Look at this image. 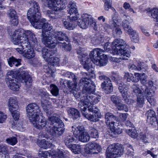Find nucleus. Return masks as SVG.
I'll use <instances>...</instances> for the list:
<instances>
[{"label": "nucleus", "mask_w": 158, "mask_h": 158, "mask_svg": "<svg viewBox=\"0 0 158 158\" xmlns=\"http://www.w3.org/2000/svg\"><path fill=\"white\" fill-rule=\"evenodd\" d=\"M85 48H78L77 50L79 57L81 59V63L84 68L87 71H92L93 63L99 66L106 65L108 62L107 57L103 53L102 50L100 48L94 49L90 52L89 58L85 52Z\"/></svg>", "instance_id": "obj_1"}, {"label": "nucleus", "mask_w": 158, "mask_h": 158, "mask_svg": "<svg viewBox=\"0 0 158 158\" xmlns=\"http://www.w3.org/2000/svg\"><path fill=\"white\" fill-rule=\"evenodd\" d=\"M23 67L19 68L17 71L11 70L8 72L6 76V81L9 88L17 91L19 90L20 85L17 77H19L23 83H25L27 86L31 85L32 82L31 77Z\"/></svg>", "instance_id": "obj_2"}, {"label": "nucleus", "mask_w": 158, "mask_h": 158, "mask_svg": "<svg viewBox=\"0 0 158 158\" xmlns=\"http://www.w3.org/2000/svg\"><path fill=\"white\" fill-rule=\"evenodd\" d=\"M68 0H49L48 7L52 9L47 11V15L52 19H56L59 17V11L62 10L66 7Z\"/></svg>", "instance_id": "obj_3"}, {"label": "nucleus", "mask_w": 158, "mask_h": 158, "mask_svg": "<svg viewBox=\"0 0 158 158\" xmlns=\"http://www.w3.org/2000/svg\"><path fill=\"white\" fill-rule=\"evenodd\" d=\"M68 13L70 15L69 20L64 21V24L65 28L69 30L73 29L76 25V20L78 19L80 17L78 13L76 3L74 2L71 1L68 5Z\"/></svg>", "instance_id": "obj_4"}, {"label": "nucleus", "mask_w": 158, "mask_h": 158, "mask_svg": "<svg viewBox=\"0 0 158 158\" xmlns=\"http://www.w3.org/2000/svg\"><path fill=\"white\" fill-rule=\"evenodd\" d=\"M48 38L45 37L43 39L44 41L46 42V46L50 48H55L56 45H58V43L61 42L65 40L67 42H69V39L67 36L66 34L62 31H54L49 35Z\"/></svg>", "instance_id": "obj_5"}, {"label": "nucleus", "mask_w": 158, "mask_h": 158, "mask_svg": "<svg viewBox=\"0 0 158 158\" xmlns=\"http://www.w3.org/2000/svg\"><path fill=\"white\" fill-rule=\"evenodd\" d=\"M126 43L120 39L115 40L112 43V48H114V52L115 54L120 55V58L123 60H128L130 56L129 50L125 47Z\"/></svg>", "instance_id": "obj_6"}, {"label": "nucleus", "mask_w": 158, "mask_h": 158, "mask_svg": "<svg viewBox=\"0 0 158 158\" xmlns=\"http://www.w3.org/2000/svg\"><path fill=\"white\" fill-rule=\"evenodd\" d=\"M87 108V110L85 107L81 108V112L83 116L91 121H98L101 116L97 106L90 104L88 106Z\"/></svg>", "instance_id": "obj_7"}, {"label": "nucleus", "mask_w": 158, "mask_h": 158, "mask_svg": "<svg viewBox=\"0 0 158 158\" xmlns=\"http://www.w3.org/2000/svg\"><path fill=\"white\" fill-rule=\"evenodd\" d=\"M62 75L70 79H72L73 81H65V83L64 81H60V84L63 85V87H65V84L66 83L67 86L68 87L70 91L72 93H74L75 92L78 91L77 85L80 80L78 77L75 75L73 73L69 71H64L63 72Z\"/></svg>", "instance_id": "obj_8"}, {"label": "nucleus", "mask_w": 158, "mask_h": 158, "mask_svg": "<svg viewBox=\"0 0 158 158\" xmlns=\"http://www.w3.org/2000/svg\"><path fill=\"white\" fill-rule=\"evenodd\" d=\"M144 93L146 95L147 99L150 105L152 106H154L156 100L153 95L154 93L151 92L146 86H144V88L139 90V107H142L144 103Z\"/></svg>", "instance_id": "obj_9"}, {"label": "nucleus", "mask_w": 158, "mask_h": 158, "mask_svg": "<svg viewBox=\"0 0 158 158\" xmlns=\"http://www.w3.org/2000/svg\"><path fill=\"white\" fill-rule=\"evenodd\" d=\"M79 85L80 86H83L82 92L84 97L85 96L93 94L95 92V85L89 78L82 77L80 80Z\"/></svg>", "instance_id": "obj_10"}, {"label": "nucleus", "mask_w": 158, "mask_h": 158, "mask_svg": "<svg viewBox=\"0 0 158 158\" xmlns=\"http://www.w3.org/2000/svg\"><path fill=\"white\" fill-rule=\"evenodd\" d=\"M79 85L80 86H83L82 92L84 97L85 96L93 94L95 92V85L89 78L82 77L80 80Z\"/></svg>", "instance_id": "obj_11"}, {"label": "nucleus", "mask_w": 158, "mask_h": 158, "mask_svg": "<svg viewBox=\"0 0 158 158\" xmlns=\"http://www.w3.org/2000/svg\"><path fill=\"white\" fill-rule=\"evenodd\" d=\"M77 20V21H76V25L75 27L77 24L81 28L85 29L90 25L95 31H98V27L96 23L91 16H88L87 14H85L82 19H78Z\"/></svg>", "instance_id": "obj_12"}, {"label": "nucleus", "mask_w": 158, "mask_h": 158, "mask_svg": "<svg viewBox=\"0 0 158 158\" xmlns=\"http://www.w3.org/2000/svg\"><path fill=\"white\" fill-rule=\"evenodd\" d=\"M123 148L122 145L118 143H113L107 148L106 152L107 158H115L123 154Z\"/></svg>", "instance_id": "obj_13"}, {"label": "nucleus", "mask_w": 158, "mask_h": 158, "mask_svg": "<svg viewBox=\"0 0 158 158\" xmlns=\"http://www.w3.org/2000/svg\"><path fill=\"white\" fill-rule=\"evenodd\" d=\"M27 117L29 120L34 121L35 118L42 116V113L39 106L35 103L29 104L26 107Z\"/></svg>", "instance_id": "obj_14"}, {"label": "nucleus", "mask_w": 158, "mask_h": 158, "mask_svg": "<svg viewBox=\"0 0 158 158\" xmlns=\"http://www.w3.org/2000/svg\"><path fill=\"white\" fill-rule=\"evenodd\" d=\"M39 95L41 97V105L43 110L47 115H49L51 114V106L48 102L50 99H52L50 98L51 95L47 91L42 90H40Z\"/></svg>", "instance_id": "obj_15"}, {"label": "nucleus", "mask_w": 158, "mask_h": 158, "mask_svg": "<svg viewBox=\"0 0 158 158\" xmlns=\"http://www.w3.org/2000/svg\"><path fill=\"white\" fill-rule=\"evenodd\" d=\"M15 45H18L19 47L16 48V50L19 53H22V50L31 48L30 45L29 40L26 36H21L19 39L15 38L13 42Z\"/></svg>", "instance_id": "obj_16"}, {"label": "nucleus", "mask_w": 158, "mask_h": 158, "mask_svg": "<svg viewBox=\"0 0 158 158\" xmlns=\"http://www.w3.org/2000/svg\"><path fill=\"white\" fill-rule=\"evenodd\" d=\"M34 121H30L37 128L39 129H44L48 133L51 132L52 130V126H49L47 122L44 121L42 119L40 118V116L37 118H35Z\"/></svg>", "instance_id": "obj_17"}, {"label": "nucleus", "mask_w": 158, "mask_h": 158, "mask_svg": "<svg viewBox=\"0 0 158 158\" xmlns=\"http://www.w3.org/2000/svg\"><path fill=\"white\" fill-rule=\"evenodd\" d=\"M41 17V14L35 16L30 15L27 17L28 19L29 20L32 25L35 28L38 29H41L43 25L44 24L45 22H46V20L45 19H40Z\"/></svg>", "instance_id": "obj_18"}, {"label": "nucleus", "mask_w": 158, "mask_h": 158, "mask_svg": "<svg viewBox=\"0 0 158 158\" xmlns=\"http://www.w3.org/2000/svg\"><path fill=\"white\" fill-rule=\"evenodd\" d=\"M148 69L147 65L144 62H140L139 63V77L141 83L142 84L144 87L147 83V76L145 75ZM144 87L143 88H144Z\"/></svg>", "instance_id": "obj_19"}, {"label": "nucleus", "mask_w": 158, "mask_h": 158, "mask_svg": "<svg viewBox=\"0 0 158 158\" xmlns=\"http://www.w3.org/2000/svg\"><path fill=\"white\" fill-rule=\"evenodd\" d=\"M102 150L101 147L95 143L90 142L85 149V153L88 154H97Z\"/></svg>", "instance_id": "obj_20"}, {"label": "nucleus", "mask_w": 158, "mask_h": 158, "mask_svg": "<svg viewBox=\"0 0 158 158\" xmlns=\"http://www.w3.org/2000/svg\"><path fill=\"white\" fill-rule=\"evenodd\" d=\"M29 3L31 7L28 10L27 17L30 15L35 16L41 14L40 13V8L38 3L34 1H31Z\"/></svg>", "instance_id": "obj_21"}, {"label": "nucleus", "mask_w": 158, "mask_h": 158, "mask_svg": "<svg viewBox=\"0 0 158 158\" xmlns=\"http://www.w3.org/2000/svg\"><path fill=\"white\" fill-rule=\"evenodd\" d=\"M42 29V41L43 44L46 46V42H45V41H44L43 39L45 36L46 37H48L50 36L49 35L52 33H53L54 31H51V30L52 29V27L51 26V24H48L47 23H46V22H45L44 25H43V27L41 28ZM47 39L48 38H47Z\"/></svg>", "instance_id": "obj_22"}, {"label": "nucleus", "mask_w": 158, "mask_h": 158, "mask_svg": "<svg viewBox=\"0 0 158 158\" xmlns=\"http://www.w3.org/2000/svg\"><path fill=\"white\" fill-rule=\"evenodd\" d=\"M105 81L101 84V87L105 93L108 94L113 91V87L111 83V81L108 77L104 78Z\"/></svg>", "instance_id": "obj_23"}, {"label": "nucleus", "mask_w": 158, "mask_h": 158, "mask_svg": "<svg viewBox=\"0 0 158 158\" xmlns=\"http://www.w3.org/2000/svg\"><path fill=\"white\" fill-rule=\"evenodd\" d=\"M105 122L108 128L115 125L117 121V117L110 113H107L105 116Z\"/></svg>", "instance_id": "obj_24"}, {"label": "nucleus", "mask_w": 158, "mask_h": 158, "mask_svg": "<svg viewBox=\"0 0 158 158\" xmlns=\"http://www.w3.org/2000/svg\"><path fill=\"white\" fill-rule=\"evenodd\" d=\"M123 127L122 126L118 125L116 126V124L113 127L108 128V130L106 132V134L112 137H114V135L120 134L122 132Z\"/></svg>", "instance_id": "obj_25"}, {"label": "nucleus", "mask_w": 158, "mask_h": 158, "mask_svg": "<svg viewBox=\"0 0 158 158\" xmlns=\"http://www.w3.org/2000/svg\"><path fill=\"white\" fill-rule=\"evenodd\" d=\"M86 100L85 101L84 104L85 105L88 106V104H90L93 105L96 104L99 102L101 99V97L100 95H93V94H90L87 96H85Z\"/></svg>", "instance_id": "obj_26"}, {"label": "nucleus", "mask_w": 158, "mask_h": 158, "mask_svg": "<svg viewBox=\"0 0 158 158\" xmlns=\"http://www.w3.org/2000/svg\"><path fill=\"white\" fill-rule=\"evenodd\" d=\"M127 18L123 20L122 23V26L124 30L127 31L129 34H133L134 31L131 28L129 25V23L132 21V20L129 16H127Z\"/></svg>", "instance_id": "obj_27"}, {"label": "nucleus", "mask_w": 158, "mask_h": 158, "mask_svg": "<svg viewBox=\"0 0 158 158\" xmlns=\"http://www.w3.org/2000/svg\"><path fill=\"white\" fill-rule=\"evenodd\" d=\"M64 141L65 145L69 147H71L72 144L76 143L77 138L75 136L72 134H68L65 135Z\"/></svg>", "instance_id": "obj_28"}, {"label": "nucleus", "mask_w": 158, "mask_h": 158, "mask_svg": "<svg viewBox=\"0 0 158 158\" xmlns=\"http://www.w3.org/2000/svg\"><path fill=\"white\" fill-rule=\"evenodd\" d=\"M67 110L68 115L73 120H76L81 117L79 111L75 108H68Z\"/></svg>", "instance_id": "obj_29"}, {"label": "nucleus", "mask_w": 158, "mask_h": 158, "mask_svg": "<svg viewBox=\"0 0 158 158\" xmlns=\"http://www.w3.org/2000/svg\"><path fill=\"white\" fill-rule=\"evenodd\" d=\"M64 125L63 123H60L59 125L55 127H52V131L56 136L61 135L64 133L65 129Z\"/></svg>", "instance_id": "obj_30"}, {"label": "nucleus", "mask_w": 158, "mask_h": 158, "mask_svg": "<svg viewBox=\"0 0 158 158\" xmlns=\"http://www.w3.org/2000/svg\"><path fill=\"white\" fill-rule=\"evenodd\" d=\"M42 56L44 59L48 61L55 54V52L52 50L43 48L41 50Z\"/></svg>", "instance_id": "obj_31"}, {"label": "nucleus", "mask_w": 158, "mask_h": 158, "mask_svg": "<svg viewBox=\"0 0 158 158\" xmlns=\"http://www.w3.org/2000/svg\"><path fill=\"white\" fill-rule=\"evenodd\" d=\"M8 106L10 112L18 110L19 109L18 102L15 98H10L9 99Z\"/></svg>", "instance_id": "obj_32"}, {"label": "nucleus", "mask_w": 158, "mask_h": 158, "mask_svg": "<svg viewBox=\"0 0 158 158\" xmlns=\"http://www.w3.org/2000/svg\"><path fill=\"white\" fill-rule=\"evenodd\" d=\"M48 124H50V125L53 126L52 127H55L59 125L60 123H63L59 118L57 117L52 116L48 117Z\"/></svg>", "instance_id": "obj_33"}, {"label": "nucleus", "mask_w": 158, "mask_h": 158, "mask_svg": "<svg viewBox=\"0 0 158 158\" xmlns=\"http://www.w3.org/2000/svg\"><path fill=\"white\" fill-rule=\"evenodd\" d=\"M147 116V121L150 124L156 121L155 112L152 110H148L146 113Z\"/></svg>", "instance_id": "obj_34"}, {"label": "nucleus", "mask_w": 158, "mask_h": 158, "mask_svg": "<svg viewBox=\"0 0 158 158\" xmlns=\"http://www.w3.org/2000/svg\"><path fill=\"white\" fill-rule=\"evenodd\" d=\"M23 52L20 54H23V56L27 58L30 59L33 58L35 56V54L33 49L32 48H28L25 50H22Z\"/></svg>", "instance_id": "obj_35"}, {"label": "nucleus", "mask_w": 158, "mask_h": 158, "mask_svg": "<svg viewBox=\"0 0 158 158\" xmlns=\"http://www.w3.org/2000/svg\"><path fill=\"white\" fill-rule=\"evenodd\" d=\"M72 131L73 132V135L76 137V138L78 137L80 135H81L84 131V127L82 125H79L78 126H73Z\"/></svg>", "instance_id": "obj_36"}, {"label": "nucleus", "mask_w": 158, "mask_h": 158, "mask_svg": "<svg viewBox=\"0 0 158 158\" xmlns=\"http://www.w3.org/2000/svg\"><path fill=\"white\" fill-rule=\"evenodd\" d=\"M124 78L128 82L132 81L133 82H137L138 81V73H135L134 76L131 73H126Z\"/></svg>", "instance_id": "obj_37"}, {"label": "nucleus", "mask_w": 158, "mask_h": 158, "mask_svg": "<svg viewBox=\"0 0 158 158\" xmlns=\"http://www.w3.org/2000/svg\"><path fill=\"white\" fill-rule=\"evenodd\" d=\"M147 14L149 15H151L152 18L154 21L158 22V8H154L152 10H147Z\"/></svg>", "instance_id": "obj_38"}, {"label": "nucleus", "mask_w": 158, "mask_h": 158, "mask_svg": "<svg viewBox=\"0 0 158 158\" xmlns=\"http://www.w3.org/2000/svg\"><path fill=\"white\" fill-rule=\"evenodd\" d=\"M7 60L9 65L10 67H12L14 65L17 67L21 64V60L17 59L13 56L10 57Z\"/></svg>", "instance_id": "obj_39"}, {"label": "nucleus", "mask_w": 158, "mask_h": 158, "mask_svg": "<svg viewBox=\"0 0 158 158\" xmlns=\"http://www.w3.org/2000/svg\"><path fill=\"white\" fill-rule=\"evenodd\" d=\"M29 42L31 48L33 49L34 48L38 51H40V50H41L40 46H39L38 45L37 39L35 36L30 39Z\"/></svg>", "instance_id": "obj_40"}, {"label": "nucleus", "mask_w": 158, "mask_h": 158, "mask_svg": "<svg viewBox=\"0 0 158 158\" xmlns=\"http://www.w3.org/2000/svg\"><path fill=\"white\" fill-rule=\"evenodd\" d=\"M75 98L78 101H80V102L79 103V105L81 104L84 106L85 105L84 104L85 101L86 100V98L84 97L83 96V92L82 94L80 93L77 92V91L75 92L74 93H73Z\"/></svg>", "instance_id": "obj_41"}, {"label": "nucleus", "mask_w": 158, "mask_h": 158, "mask_svg": "<svg viewBox=\"0 0 158 158\" xmlns=\"http://www.w3.org/2000/svg\"><path fill=\"white\" fill-rule=\"evenodd\" d=\"M112 26L114 28L113 30V33L114 36L119 37L122 34V32L121 28L117 26V24L114 22L113 21L112 23Z\"/></svg>", "instance_id": "obj_42"}, {"label": "nucleus", "mask_w": 158, "mask_h": 158, "mask_svg": "<svg viewBox=\"0 0 158 158\" xmlns=\"http://www.w3.org/2000/svg\"><path fill=\"white\" fill-rule=\"evenodd\" d=\"M8 148L6 145L0 144V156L2 157H6L8 156Z\"/></svg>", "instance_id": "obj_43"}, {"label": "nucleus", "mask_w": 158, "mask_h": 158, "mask_svg": "<svg viewBox=\"0 0 158 158\" xmlns=\"http://www.w3.org/2000/svg\"><path fill=\"white\" fill-rule=\"evenodd\" d=\"M103 41V37L101 35L98 36H95L91 38L92 43L94 45L99 44L102 43Z\"/></svg>", "instance_id": "obj_44"}, {"label": "nucleus", "mask_w": 158, "mask_h": 158, "mask_svg": "<svg viewBox=\"0 0 158 158\" xmlns=\"http://www.w3.org/2000/svg\"><path fill=\"white\" fill-rule=\"evenodd\" d=\"M89 131L90 137L94 138H98L99 135L98 130L94 127H89Z\"/></svg>", "instance_id": "obj_45"}, {"label": "nucleus", "mask_w": 158, "mask_h": 158, "mask_svg": "<svg viewBox=\"0 0 158 158\" xmlns=\"http://www.w3.org/2000/svg\"><path fill=\"white\" fill-rule=\"evenodd\" d=\"M42 139V140L39 143V145L40 148L47 149L52 146V144L49 143L48 141H46L45 139Z\"/></svg>", "instance_id": "obj_46"}, {"label": "nucleus", "mask_w": 158, "mask_h": 158, "mask_svg": "<svg viewBox=\"0 0 158 158\" xmlns=\"http://www.w3.org/2000/svg\"><path fill=\"white\" fill-rule=\"evenodd\" d=\"M79 140L83 142H86L89 141L90 136L87 133L84 132L79 136L78 137Z\"/></svg>", "instance_id": "obj_47"}, {"label": "nucleus", "mask_w": 158, "mask_h": 158, "mask_svg": "<svg viewBox=\"0 0 158 158\" xmlns=\"http://www.w3.org/2000/svg\"><path fill=\"white\" fill-rule=\"evenodd\" d=\"M60 59L58 57L52 56L47 61L52 66L57 65L59 63Z\"/></svg>", "instance_id": "obj_48"}, {"label": "nucleus", "mask_w": 158, "mask_h": 158, "mask_svg": "<svg viewBox=\"0 0 158 158\" xmlns=\"http://www.w3.org/2000/svg\"><path fill=\"white\" fill-rule=\"evenodd\" d=\"M50 91L54 96H56L59 94V90L58 87L55 85L51 84L50 85Z\"/></svg>", "instance_id": "obj_49"}, {"label": "nucleus", "mask_w": 158, "mask_h": 158, "mask_svg": "<svg viewBox=\"0 0 158 158\" xmlns=\"http://www.w3.org/2000/svg\"><path fill=\"white\" fill-rule=\"evenodd\" d=\"M111 79L113 81L116 83L120 82L122 80V78L120 77L117 73L113 72L112 73L111 77Z\"/></svg>", "instance_id": "obj_50"}, {"label": "nucleus", "mask_w": 158, "mask_h": 158, "mask_svg": "<svg viewBox=\"0 0 158 158\" xmlns=\"http://www.w3.org/2000/svg\"><path fill=\"white\" fill-rule=\"evenodd\" d=\"M6 143L10 145L14 146L18 142L16 137L12 136L6 139Z\"/></svg>", "instance_id": "obj_51"}, {"label": "nucleus", "mask_w": 158, "mask_h": 158, "mask_svg": "<svg viewBox=\"0 0 158 158\" xmlns=\"http://www.w3.org/2000/svg\"><path fill=\"white\" fill-rule=\"evenodd\" d=\"M127 133L131 137L133 138H136L138 135L136 130L134 129L127 130Z\"/></svg>", "instance_id": "obj_52"}, {"label": "nucleus", "mask_w": 158, "mask_h": 158, "mask_svg": "<svg viewBox=\"0 0 158 158\" xmlns=\"http://www.w3.org/2000/svg\"><path fill=\"white\" fill-rule=\"evenodd\" d=\"M121 93L122 97L123 98V100L127 104H130L131 102V101H132V100L131 99H130L128 98V95L127 94L128 93L127 91L124 90Z\"/></svg>", "instance_id": "obj_53"}, {"label": "nucleus", "mask_w": 158, "mask_h": 158, "mask_svg": "<svg viewBox=\"0 0 158 158\" xmlns=\"http://www.w3.org/2000/svg\"><path fill=\"white\" fill-rule=\"evenodd\" d=\"M52 157H57L59 158H62L63 157V153L62 151L57 149L56 151H55L54 149H52Z\"/></svg>", "instance_id": "obj_54"}, {"label": "nucleus", "mask_w": 158, "mask_h": 158, "mask_svg": "<svg viewBox=\"0 0 158 158\" xmlns=\"http://www.w3.org/2000/svg\"><path fill=\"white\" fill-rule=\"evenodd\" d=\"M59 46L62 47L63 48H64L66 51H70L71 50V45L70 43L67 44L66 43L60 42L58 43Z\"/></svg>", "instance_id": "obj_55"}, {"label": "nucleus", "mask_w": 158, "mask_h": 158, "mask_svg": "<svg viewBox=\"0 0 158 158\" xmlns=\"http://www.w3.org/2000/svg\"><path fill=\"white\" fill-rule=\"evenodd\" d=\"M115 106L118 110H124L125 111L128 110L127 105L120 102H119Z\"/></svg>", "instance_id": "obj_56"}, {"label": "nucleus", "mask_w": 158, "mask_h": 158, "mask_svg": "<svg viewBox=\"0 0 158 158\" xmlns=\"http://www.w3.org/2000/svg\"><path fill=\"white\" fill-rule=\"evenodd\" d=\"M52 149L48 151L42 152L41 153H39V156L40 157H43V158H48V157L51 156L52 157Z\"/></svg>", "instance_id": "obj_57"}, {"label": "nucleus", "mask_w": 158, "mask_h": 158, "mask_svg": "<svg viewBox=\"0 0 158 158\" xmlns=\"http://www.w3.org/2000/svg\"><path fill=\"white\" fill-rule=\"evenodd\" d=\"M23 33L21 31V30L20 29H17L15 31H14L13 36V41H14V40L15 38H18V39H19V38L21 37V36L22 35Z\"/></svg>", "instance_id": "obj_58"}, {"label": "nucleus", "mask_w": 158, "mask_h": 158, "mask_svg": "<svg viewBox=\"0 0 158 158\" xmlns=\"http://www.w3.org/2000/svg\"><path fill=\"white\" fill-rule=\"evenodd\" d=\"M23 36H26L28 39H30L34 36H35V34L32 31H27L24 33L23 34Z\"/></svg>", "instance_id": "obj_59"}, {"label": "nucleus", "mask_w": 158, "mask_h": 158, "mask_svg": "<svg viewBox=\"0 0 158 158\" xmlns=\"http://www.w3.org/2000/svg\"><path fill=\"white\" fill-rule=\"evenodd\" d=\"M8 11V16L10 19L18 17L16 12L14 9H10Z\"/></svg>", "instance_id": "obj_60"}, {"label": "nucleus", "mask_w": 158, "mask_h": 158, "mask_svg": "<svg viewBox=\"0 0 158 158\" xmlns=\"http://www.w3.org/2000/svg\"><path fill=\"white\" fill-rule=\"evenodd\" d=\"M74 152H77L78 153V152H80L81 150V146L79 145L76 144L74 143L72 144V146L71 147H69Z\"/></svg>", "instance_id": "obj_61"}, {"label": "nucleus", "mask_w": 158, "mask_h": 158, "mask_svg": "<svg viewBox=\"0 0 158 158\" xmlns=\"http://www.w3.org/2000/svg\"><path fill=\"white\" fill-rule=\"evenodd\" d=\"M104 48L105 50L107 52L110 51L111 49L114 50V47L113 48H112V44H111L109 42L106 43L104 46Z\"/></svg>", "instance_id": "obj_62"}, {"label": "nucleus", "mask_w": 158, "mask_h": 158, "mask_svg": "<svg viewBox=\"0 0 158 158\" xmlns=\"http://www.w3.org/2000/svg\"><path fill=\"white\" fill-rule=\"evenodd\" d=\"M120 82H118L117 83V85H118V89L121 93L124 90V89L126 88V85H125L123 82H122V80Z\"/></svg>", "instance_id": "obj_63"}, {"label": "nucleus", "mask_w": 158, "mask_h": 158, "mask_svg": "<svg viewBox=\"0 0 158 158\" xmlns=\"http://www.w3.org/2000/svg\"><path fill=\"white\" fill-rule=\"evenodd\" d=\"M10 112L14 119L15 121L18 120L20 117V113L19 111L16 110Z\"/></svg>", "instance_id": "obj_64"}]
</instances>
